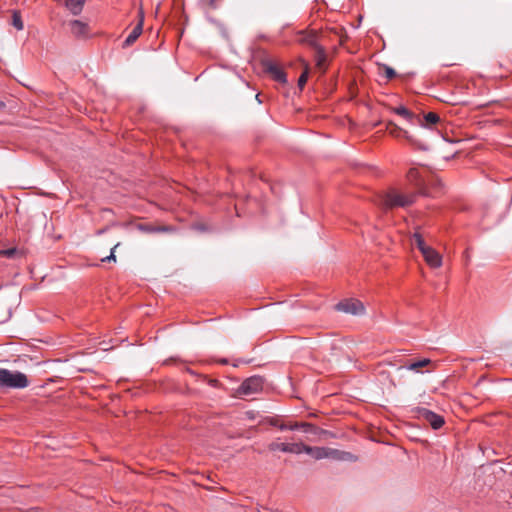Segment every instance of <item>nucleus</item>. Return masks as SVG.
Here are the masks:
<instances>
[{
  "instance_id": "412c9836",
  "label": "nucleus",
  "mask_w": 512,
  "mask_h": 512,
  "mask_svg": "<svg viewBox=\"0 0 512 512\" xmlns=\"http://www.w3.org/2000/svg\"><path fill=\"white\" fill-rule=\"evenodd\" d=\"M139 229L144 232H167L170 231L168 226H147V225H139Z\"/></svg>"
},
{
  "instance_id": "bb28decb",
  "label": "nucleus",
  "mask_w": 512,
  "mask_h": 512,
  "mask_svg": "<svg viewBox=\"0 0 512 512\" xmlns=\"http://www.w3.org/2000/svg\"><path fill=\"white\" fill-rule=\"evenodd\" d=\"M380 69L383 70V74L387 79H392L396 76L395 70L387 65H382Z\"/></svg>"
},
{
  "instance_id": "a211bd4d",
  "label": "nucleus",
  "mask_w": 512,
  "mask_h": 512,
  "mask_svg": "<svg viewBox=\"0 0 512 512\" xmlns=\"http://www.w3.org/2000/svg\"><path fill=\"white\" fill-rule=\"evenodd\" d=\"M85 0H66V7L73 15H79L82 12Z\"/></svg>"
},
{
  "instance_id": "9d476101",
  "label": "nucleus",
  "mask_w": 512,
  "mask_h": 512,
  "mask_svg": "<svg viewBox=\"0 0 512 512\" xmlns=\"http://www.w3.org/2000/svg\"><path fill=\"white\" fill-rule=\"evenodd\" d=\"M296 36L300 44L311 46L314 49L319 46L317 44L318 34L315 30H300L296 33Z\"/></svg>"
},
{
  "instance_id": "0eeeda50",
  "label": "nucleus",
  "mask_w": 512,
  "mask_h": 512,
  "mask_svg": "<svg viewBox=\"0 0 512 512\" xmlns=\"http://www.w3.org/2000/svg\"><path fill=\"white\" fill-rule=\"evenodd\" d=\"M303 443H283V442H271L268 444V450L271 452L281 451L284 453L301 454Z\"/></svg>"
},
{
  "instance_id": "9b49d317",
  "label": "nucleus",
  "mask_w": 512,
  "mask_h": 512,
  "mask_svg": "<svg viewBox=\"0 0 512 512\" xmlns=\"http://www.w3.org/2000/svg\"><path fill=\"white\" fill-rule=\"evenodd\" d=\"M327 459L344 462H355L357 457L350 452L327 447Z\"/></svg>"
},
{
  "instance_id": "5701e85b",
  "label": "nucleus",
  "mask_w": 512,
  "mask_h": 512,
  "mask_svg": "<svg viewBox=\"0 0 512 512\" xmlns=\"http://www.w3.org/2000/svg\"><path fill=\"white\" fill-rule=\"evenodd\" d=\"M393 112L406 118L407 120H411L413 118V113L403 106L393 108Z\"/></svg>"
},
{
  "instance_id": "6e6552de",
  "label": "nucleus",
  "mask_w": 512,
  "mask_h": 512,
  "mask_svg": "<svg viewBox=\"0 0 512 512\" xmlns=\"http://www.w3.org/2000/svg\"><path fill=\"white\" fill-rule=\"evenodd\" d=\"M263 69L265 72L270 74L273 79L277 82L285 84L287 82L286 74L284 71L278 66L276 62L270 59H266L262 62Z\"/></svg>"
},
{
  "instance_id": "f257e3e1",
  "label": "nucleus",
  "mask_w": 512,
  "mask_h": 512,
  "mask_svg": "<svg viewBox=\"0 0 512 512\" xmlns=\"http://www.w3.org/2000/svg\"><path fill=\"white\" fill-rule=\"evenodd\" d=\"M29 383L26 374L0 368V389H24L29 386Z\"/></svg>"
},
{
  "instance_id": "4be33fe9",
  "label": "nucleus",
  "mask_w": 512,
  "mask_h": 512,
  "mask_svg": "<svg viewBox=\"0 0 512 512\" xmlns=\"http://www.w3.org/2000/svg\"><path fill=\"white\" fill-rule=\"evenodd\" d=\"M414 243L417 246V248L420 250L421 253L426 251V249H429L430 246L426 245L423 237L419 233H415L413 236Z\"/></svg>"
},
{
  "instance_id": "f3484780",
  "label": "nucleus",
  "mask_w": 512,
  "mask_h": 512,
  "mask_svg": "<svg viewBox=\"0 0 512 512\" xmlns=\"http://www.w3.org/2000/svg\"><path fill=\"white\" fill-rule=\"evenodd\" d=\"M315 61L316 67L324 72L326 70L327 55L321 46L315 48Z\"/></svg>"
},
{
  "instance_id": "dca6fc26",
  "label": "nucleus",
  "mask_w": 512,
  "mask_h": 512,
  "mask_svg": "<svg viewBox=\"0 0 512 512\" xmlns=\"http://www.w3.org/2000/svg\"><path fill=\"white\" fill-rule=\"evenodd\" d=\"M290 427L293 430H302L305 433L317 434L318 428L309 422H290Z\"/></svg>"
},
{
  "instance_id": "423d86ee",
  "label": "nucleus",
  "mask_w": 512,
  "mask_h": 512,
  "mask_svg": "<svg viewBox=\"0 0 512 512\" xmlns=\"http://www.w3.org/2000/svg\"><path fill=\"white\" fill-rule=\"evenodd\" d=\"M263 384L264 380L261 376H252L243 381L238 391L243 395H251L261 391Z\"/></svg>"
},
{
  "instance_id": "a878e982",
  "label": "nucleus",
  "mask_w": 512,
  "mask_h": 512,
  "mask_svg": "<svg viewBox=\"0 0 512 512\" xmlns=\"http://www.w3.org/2000/svg\"><path fill=\"white\" fill-rule=\"evenodd\" d=\"M425 122L428 125H433L439 122L440 118L439 116L434 112H429L424 116Z\"/></svg>"
},
{
  "instance_id": "39448f33",
  "label": "nucleus",
  "mask_w": 512,
  "mask_h": 512,
  "mask_svg": "<svg viewBox=\"0 0 512 512\" xmlns=\"http://www.w3.org/2000/svg\"><path fill=\"white\" fill-rule=\"evenodd\" d=\"M414 411L418 418L428 422L434 430L440 429L445 423L443 416L424 407H416Z\"/></svg>"
},
{
  "instance_id": "c756f323",
  "label": "nucleus",
  "mask_w": 512,
  "mask_h": 512,
  "mask_svg": "<svg viewBox=\"0 0 512 512\" xmlns=\"http://www.w3.org/2000/svg\"><path fill=\"white\" fill-rule=\"evenodd\" d=\"M208 6L212 9L216 8V0H209Z\"/></svg>"
},
{
  "instance_id": "20e7f679",
  "label": "nucleus",
  "mask_w": 512,
  "mask_h": 512,
  "mask_svg": "<svg viewBox=\"0 0 512 512\" xmlns=\"http://www.w3.org/2000/svg\"><path fill=\"white\" fill-rule=\"evenodd\" d=\"M388 133L392 135L395 138H404L406 139L411 145L419 148V149H426V146L421 141L417 140L414 136L410 135L408 131L403 130L399 126H397L393 122H388L386 127Z\"/></svg>"
},
{
  "instance_id": "f03ea898",
  "label": "nucleus",
  "mask_w": 512,
  "mask_h": 512,
  "mask_svg": "<svg viewBox=\"0 0 512 512\" xmlns=\"http://www.w3.org/2000/svg\"><path fill=\"white\" fill-rule=\"evenodd\" d=\"M416 193H402L395 189L387 192L382 199L386 208L406 207L414 203Z\"/></svg>"
},
{
  "instance_id": "cd10ccee",
  "label": "nucleus",
  "mask_w": 512,
  "mask_h": 512,
  "mask_svg": "<svg viewBox=\"0 0 512 512\" xmlns=\"http://www.w3.org/2000/svg\"><path fill=\"white\" fill-rule=\"evenodd\" d=\"M17 254H18V251L16 248L0 250V256H2V257L13 258Z\"/></svg>"
},
{
  "instance_id": "aec40b11",
  "label": "nucleus",
  "mask_w": 512,
  "mask_h": 512,
  "mask_svg": "<svg viewBox=\"0 0 512 512\" xmlns=\"http://www.w3.org/2000/svg\"><path fill=\"white\" fill-rule=\"evenodd\" d=\"M268 423L271 426L279 428L281 431L292 430V427H290V422L285 423V422H283L280 419L275 418V417L269 418L268 419Z\"/></svg>"
},
{
  "instance_id": "1a4fd4ad",
  "label": "nucleus",
  "mask_w": 512,
  "mask_h": 512,
  "mask_svg": "<svg viewBox=\"0 0 512 512\" xmlns=\"http://www.w3.org/2000/svg\"><path fill=\"white\" fill-rule=\"evenodd\" d=\"M407 180L416 190L417 194L427 195L425 183L421 178L418 169L411 168L407 173Z\"/></svg>"
},
{
  "instance_id": "6ab92c4d",
  "label": "nucleus",
  "mask_w": 512,
  "mask_h": 512,
  "mask_svg": "<svg viewBox=\"0 0 512 512\" xmlns=\"http://www.w3.org/2000/svg\"><path fill=\"white\" fill-rule=\"evenodd\" d=\"M430 362V359L424 358L418 361L410 362L406 364L405 367L408 370L419 371L420 368L427 366L428 364H430Z\"/></svg>"
},
{
  "instance_id": "4468645a",
  "label": "nucleus",
  "mask_w": 512,
  "mask_h": 512,
  "mask_svg": "<svg viewBox=\"0 0 512 512\" xmlns=\"http://www.w3.org/2000/svg\"><path fill=\"white\" fill-rule=\"evenodd\" d=\"M302 453L310 455L315 460L326 459L327 447H313L303 443Z\"/></svg>"
},
{
  "instance_id": "f8f14e48",
  "label": "nucleus",
  "mask_w": 512,
  "mask_h": 512,
  "mask_svg": "<svg viewBox=\"0 0 512 512\" xmlns=\"http://www.w3.org/2000/svg\"><path fill=\"white\" fill-rule=\"evenodd\" d=\"M426 263L432 267V268H438L442 265V257L441 255L435 250L433 249L432 247H430L429 249H426V251H424L422 253Z\"/></svg>"
},
{
  "instance_id": "2eb2a0df",
  "label": "nucleus",
  "mask_w": 512,
  "mask_h": 512,
  "mask_svg": "<svg viewBox=\"0 0 512 512\" xmlns=\"http://www.w3.org/2000/svg\"><path fill=\"white\" fill-rule=\"evenodd\" d=\"M71 32L76 37H84L89 32V27L86 23H83L79 20H74L70 22Z\"/></svg>"
},
{
  "instance_id": "c85d7f7f",
  "label": "nucleus",
  "mask_w": 512,
  "mask_h": 512,
  "mask_svg": "<svg viewBox=\"0 0 512 512\" xmlns=\"http://www.w3.org/2000/svg\"><path fill=\"white\" fill-rule=\"evenodd\" d=\"M120 245V243H116L113 248L111 249V253L109 256H106L102 259V262H106V261H114L116 262V256H115V250L116 248Z\"/></svg>"
},
{
  "instance_id": "7ed1b4c3",
  "label": "nucleus",
  "mask_w": 512,
  "mask_h": 512,
  "mask_svg": "<svg viewBox=\"0 0 512 512\" xmlns=\"http://www.w3.org/2000/svg\"><path fill=\"white\" fill-rule=\"evenodd\" d=\"M334 309L356 317L365 316V306L358 299L348 298L338 302Z\"/></svg>"
},
{
  "instance_id": "ddd939ff",
  "label": "nucleus",
  "mask_w": 512,
  "mask_h": 512,
  "mask_svg": "<svg viewBox=\"0 0 512 512\" xmlns=\"http://www.w3.org/2000/svg\"><path fill=\"white\" fill-rule=\"evenodd\" d=\"M139 14H140V20H139L138 24L130 32V34L127 36L125 41L123 42V47H128V46L132 45L142 33L144 15H143L142 11H140Z\"/></svg>"
},
{
  "instance_id": "393cba45",
  "label": "nucleus",
  "mask_w": 512,
  "mask_h": 512,
  "mask_svg": "<svg viewBox=\"0 0 512 512\" xmlns=\"http://www.w3.org/2000/svg\"><path fill=\"white\" fill-rule=\"evenodd\" d=\"M12 25L17 29V30H22L24 25H23V22H22V19H21V16L18 12H14L13 13V16H12Z\"/></svg>"
},
{
  "instance_id": "b1692460",
  "label": "nucleus",
  "mask_w": 512,
  "mask_h": 512,
  "mask_svg": "<svg viewBox=\"0 0 512 512\" xmlns=\"http://www.w3.org/2000/svg\"><path fill=\"white\" fill-rule=\"evenodd\" d=\"M308 73H309V66L307 63H305V69L298 79V86L300 89H303V87L305 86L307 79H308Z\"/></svg>"
},
{
  "instance_id": "7c9ffc66",
  "label": "nucleus",
  "mask_w": 512,
  "mask_h": 512,
  "mask_svg": "<svg viewBox=\"0 0 512 512\" xmlns=\"http://www.w3.org/2000/svg\"><path fill=\"white\" fill-rule=\"evenodd\" d=\"M4 103L0 101V108L4 107Z\"/></svg>"
}]
</instances>
